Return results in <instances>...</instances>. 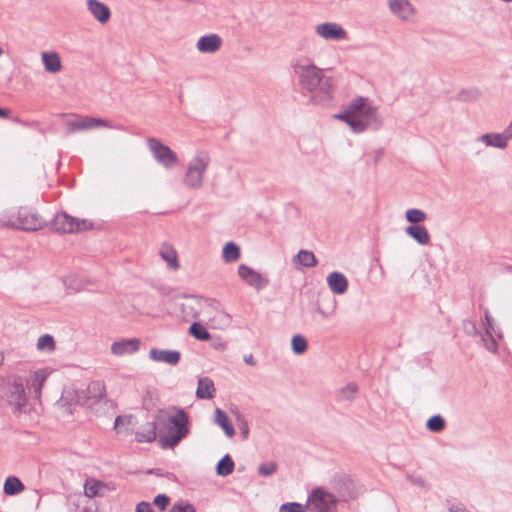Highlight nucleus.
I'll return each instance as SVG.
<instances>
[{
	"mask_svg": "<svg viewBox=\"0 0 512 512\" xmlns=\"http://www.w3.org/2000/svg\"><path fill=\"white\" fill-rule=\"evenodd\" d=\"M508 270L512 273V265L508 267Z\"/></svg>",
	"mask_w": 512,
	"mask_h": 512,
	"instance_id": "0e129e2a",
	"label": "nucleus"
},
{
	"mask_svg": "<svg viewBox=\"0 0 512 512\" xmlns=\"http://www.w3.org/2000/svg\"><path fill=\"white\" fill-rule=\"evenodd\" d=\"M36 349L39 352L52 353L56 349V341L50 334L41 335L37 339Z\"/></svg>",
	"mask_w": 512,
	"mask_h": 512,
	"instance_id": "c9c22d12",
	"label": "nucleus"
},
{
	"mask_svg": "<svg viewBox=\"0 0 512 512\" xmlns=\"http://www.w3.org/2000/svg\"><path fill=\"white\" fill-rule=\"evenodd\" d=\"M244 361L245 363H247L248 365H255V360H254V357L252 355H246L244 356Z\"/></svg>",
	"mask_w": 512,
	"mask_h": 512,
	"instance_id": "5fc2aeb1",
	"label": "nucleus"
},
{
	"mask_svg": "<svg viewBox=\"0 0 512 512\" xmlns=\"http://www.w3.org/2000/svg\"><path fill=\"white\" fill-rule=\"evenodd\" d=\"M214 421L223 429L227 437L231 438L234 436L235 430L230 424L227 414L220 408H216L214 411Z\"/></svg>",
	"mask_w": 512,
	"mask_h": 512,
	"instance_id": "2f4dec72",
	"label": "nucleus"
},
{
	"mask_svg": "<svg viewBox=\"0 0 512 512\" xmlns=\"http://www.w3.org/2000/svg\"><path fill=\"white\" fill-rule=\"evenodd\" d=\"M51 371L49 368H41L32 371L27 378L28 387L34 392L35 398L41 397V391L44 382L49 377Z\"/></svg>",
	"mask_w": 512,
	"mask_h": 512,
	"instance_id": "4be33fe9",
	"label": "nucleus"
},
{
	"mask_svg": "<svg viewBox=\"0 0 512 512\" xmlns=\"http://www.w3.org/2000/svg\"><path fill=\"white\" fill-rule=\"evenodd\" d=\"M135 424V418L132 415H121L116 417L114 429L118 434L127 436L132 433Z\"/></svg>",
	"mask_w": 512,
	"mask_h": 512,
	"instance_id": "cd10ccee",
	"label": "nucleus"
},
{
	"mask_svg": "<svg viewBox=\"0 0 512 512\" xmlns=\"http://www.w3.org/2000/svg\"><path fill=\"white\" fill-rule=\"evenodd\" d=\"M336 506V498L322 488H315L307 499V509L311 512H329Z\"/></svg>",
	"mask_w": 512,
	"mask_h": 512,
	"instance_id": "0eeeda50",
	"label": "nucleus"
},
{
	"mask_svg": "<svg viewBox=\"0 0 512 512\" xmlns=\"http://www.w3.org/2000/svg\"><path fill=\"white\" fill-rule=\"evenodd\" d=\"M334 118L345 122L352 132L360 134L366 130H379L383 121L378 106L369 98L358 96L351 100L344 110Z\"/></svg>",
	"mask_w": 512,
	"mask_h": 512,
	"instance_id": "f03ea898",
	"label": "nucleus"
},
{
	"mask_svg": "<svg viewBox=\"0 0 512 512\" xmlns=\"http://www.w3.org/2000/svg\"><path fill=\"white\" fill-rule=\"evenodd\" d=\"M18 208L11 207L0 210V227L18 229Z\"/></svg>",
	"mask_w": 512,
	"mask_h": 512,
	"instance_id": "bb28decb",
	"label": "nucleus"
},
{
	"mask_svg": "<svg viewBox=\"0 0 512 512\" xmlns=\"http://www.w3.org/2000/svg\"><path fill=\"white\" fill-rule=\"evenodd\" d=\"M24 489V484L15 476L7 477L3 486L4 493L9 496L18 495L22 493Z\"/></svg>",
	"mask_w": 512,
	"mask_h": 512,
	"instance_id": "f704fd0d",
	"label": "nucleus"
},
{
	"mask_svg": "<svg viewBox=\"0 0 512 512\" xmlns=\"http://www.w3.org/2000/svg\"><path fill=\"white\" fill-rule=\"evenodd\" d=\"M77 394L80 405L92 407L105 396V386L101 381H92L86 388L77 389Z\"/></svg>",
	"mask_w": 512,
	"mask_h": 512,
	"instance_id": "f8f14e48",
	"label": "nucleus"
},
{
	"mask_svg": "<svg viewBox=\"0 0 512 512\" xmlns=\"http://www.w3.org/2000/svg\"><path fill=\"white\" fill-rule=\"evenodd\" d=\"M405 218L409 223H411L413 225H418L419 223H421L427 219V215L424 211H422L420 209L411 208V209L406 210Z\"/></svg>",
	"mask_w": 512,
	"mask_h": 512,
	"instance_id": "58836bf2",
	"label": "nucleus"
},
{
	"mask_svg": "<svg viewBox=\"0 0 512 512\" xmlns=\"http://www.w3.org/2000/svg\"><path fill=\"white\" fill-rule=\"evenodd\" d=\"M216 470L217 474L220 476L230 475L234 470V462L232 461L231 457L229 455L222 457V459L217 464Z\"/></svg>",
	"mask_w": 512,
	"mask_h": 512,
	"instance_id": "4c0bfd02",
	"label": "nucleus"
},
{
	"mask_svg": "<svg viewBox=\"0 0 512 512\" xmlns=\"http://www.w3.org/2000/svg\"><path fill=\"white\" fill-rule=\"evenodd\" d=\"M388 7L391 13L401 21L414 22L416 10L409 0H389Z\"/></svg>",
	"mask_w": 512,
	"mask_h": 512,
	"instance_id": "f3484780",
	"label": "nucleus"
},
{
	"mask_svg": "<svg viewBox=\"0 0 512 512\" xmlns=\"http://www.w3.org/2000/svg\"><path fill=\"white\" fill-rule=\"evenodd\" d=\"M308 347L307 340L302 335H294L291 339V348L292 351L297 354L301 355L306 352Z\"/></svg>",
	"mask_w": 512,
	"mask_h": 512,
	"instance_id": "ea45409f",
	"label": "nucleus"
},
{
	"mask_svg": "<svg viewBox=\"0 0 512 512\" xmlns=\"http://www.w3.org/2000/svg\"><path fill=\"white\" fill-rule=\"evenodd\" d=\"M147 146L154 160L166 169H171L178 165V155L167 145L156 138H148Z\"/></svg>",
	"mask_w": 512,
	"mask_h": 512,
	"instance_id": "39448f33",
	"label": "nucleus"
},
{
	"mask_svg": "<svg viewBox=\"0 0 512 512\" xmlns=\"http://www.w3.org/2000/svg\"><path fill=\"white\" fill-rule=\"evenodd\" d=\"M135 512H154V510L152 509L150 503L142 501L137 504Z\"/></svg>",
	"mask_w": 512,
	"mask_h": 512,
	"instance_id": "3c124183",
	"label": "nucleus"
},
{
	"mask_svg": "<svg viewBox=\"0 0 512 512\" xmlns=\"http://www.w3.org/2000/svg\"><path fill=\"white\" fill-rule=\"evenodd\" d=\"M41 62L49 74H58L63 70L62 59L58 52L49 50L41 52Z\"/></svg>",
	"mask_w": 512,
	"mask_h": 512,
	"instance_id": "5701e85b",
	"label": "nucleus"
},
{
	"mask_svg": "<svg viewBox=\"0 0 512 512\" xmlns=\"http://www.w3.org/2000/svg\"><path fill=\"white\" fill-rule=\"evenodd\" d=\"M169 497L164 494H159L154 498V504L160 509L165 510L169 504Z\"/></svg>",
	"mask_w": 512,
	"mask_h": 512,
	"instance_id": "8fccbe9b",
	"label": "nucleus"
},
{
	"mask_svg": "<svg viewBox=\"0 0 512 512\" xmlns=\"http://www.w3.org/2000/svg\"><path fill=\"white\" fill-rule=\"evenodd\" d=\"M358 387L355 383H349L341 389V395L345 399H352L357 393Z\"/></svg>",
	"mask_w": 512,
	"mask_h": 512,
	"instance_id": "09e8293b",
	"label": "nucleus"
},
{
	"mask_svg": "<svg viewBox=\"0 0 512 512\" xmlns=\"http://www.w3.org/2000/svg\"><path fill=\"white\" fill-rule=\"evenodd\" d=\"M427 429L433 433L442 431L445 427V420L440 415H434L426 423Z\"/></svg>",
	"mask_w": 512,
	"mask_h": 512,
	"instance_id": "79ce46f5",
	"label": "nucleus"
},
{
	"mask_svg": "<svg viewBox=\"0 0 512 512\" xmlns=\"http://www.w3.org/2000/svg\"><path fill=\"white\" fill-rule=\"evenodd\" d=\"M52 226L61 233H76L91 229L93 223L88 219L75 218L62 212L54 217Z\"/></svg>",
	"mask_w": 512,
	"mask_h": 512,
	"instance_id": "423d86ee",
	"label": "nucleus"
},
{
	"mask_svg": "<svg viewBox=\"0 0 512 512\" xmlns=\"http://www.w3.org/2000/svg\"><path fill=\"white\" fill-rule=\"evenodd\" d=\"M293 71L302 89L312 93L311 100L316 104L332 98L333 79L325 76L323 70L308 57H300L293 63Z\"/></svg>",
	"mask_w": 512,
	"mask_h": 512,
	"instance_id": "f257e3e1",
	"label": "nucleus"
},
{
	"mask_svg": "<svg viewBox=\"0 0 512 512\" xmlns=\"http://www.w3.org/2000/svg\"><path fill=\"white\" fill-rule=\"evenodd\" d=\"M210 310H213V316L208 317V322L212 328L224 329L229 325L230 316L227 313L214 309L213 307Z\"/></svg>",
	"mask_w": 512,
	"mask_h": 512,
	"instance_id": "72a5a7b5",
	"label": "nucleus"
},
{
	"mask_svg": "<svg viewBox=\"0 0 512 512\" xmlns=\"http://www.w3.org/2000/svg\"><path fill=\"white\" fill-rule=\"evenodd\" d=\"M223 45V39L216 33L201 36L196 42V49L201 54H215Z\"/></svg>",
	"mask_w": 512,
	"mask_h": 512,
	"instance_id": "6ab92c4d",
	"label": "nucleus"
},
{
	"mask_svg": "<svg viewBox=\"0 0 512 512\" xmlns=\"http://www.w3.org/2000/svg\"><path fill=\"white\" fill-rule=\"evenodd\" d=\"M470 324H471V326H472V329H473L474 333H476V332H477L476 327H475L472 323H470Z\"/></svg>",
	"mask_w": 512,
	"mask_h": 512,
	"instance_id": "680f3d73",
	"label": "nucleus"
},
{
	"mask_svg": "<svg viewBox=\"0 0 512 512\" xmlns=\"http://www.w3.org/2000/svg\"><path fill=\"white\" fill-rule=\"evenodd\" d=\"M482 342L488 351H497V342L488 328H486L485 334L482 336Z\"/></svg>",
	"mask_w": 512,
	"mask_h": 512,
	"instance_id": "37998d69",
	"label": "nucleus"
},
{
	"mask_svg": "<svg viewBox=\"0 0 512 512\" xmlns=\"http://www.w3.org/2000/svg\"><path fill=\"white\" fill-rule=\"evenodd\" d=\"M4 362V354L3 352L0 351V366L3 364Z\"/></svg>",
	"mask_w": 512,
	"mask_h": 512,
	"instance_id": "052dcab7",
	"label": "nucleus"
},
{
	"mask_svg": "<svg viewBox=\"0 0 512 512\" xmlns=\"http://www.w3.org/2000/svg\"><path fill=\"white\" fill-rule=\"evenodd\" d=\"M69 133L87 131L96 128H114L110 121L91 116H74L66 121Z\"/></svg>",
	"mask_w": 512,
	"mask_h": 512,
	"instance_id": "6e6552de",
	"label": "nucleus"
},
{
	"mask_svg": "<svg viewBox=\"0 0 512 512\" xmlns=\"http://www.w3.org/2000/svg\"><path fill=\"white\" fill-rule=\"evenodd\" d=\"M211 158L206 150H197L188 159L181 183L187 190H200L203 188L206 173L209 169Z\"/></svg>",
	"mask_w": 512,
	"mask_h": 512,
	"instance_id": "7ed1b4c3",
	"label": "nucleus"
},
{
	"mask_svg": "<svg viewBox=\"0 0 512 512\" xmlns=\"http://www.w3.org/2000/svg\"><path fill=\"white\" fill-rule=\"evenodd\" d=\"M294 262L306 268L314 267L317 264L314 253L308 250H300L295 256Z\"/></svg>",
	"mask_w": 512,
	"mask_h": 512,
	"instance_id": "e433bc0d",
	"label": "nucleus"
},
{
	"mask_svg": "<svg viewBox=\"0 0 512 512\" xmlns=\"http://www.w3.org/2000/svg\"><path fill=\"white\" fill-rule=\"evenodd\" d=\"M382 155H383V153H382V151H381V150H378V151H376V152H375V158H376V159H378V158L382 157Z\"/></svg>",
	"mask_w": 512,
	"mask_h": 512,
	"instance_id": "bf43d9fd",
	"label": "nucleus"
},
{
	"mask_svg": "<svg viewBox=\"0 0 512 512\" xmlns=\"http://www.w3.org/2000/svg\"><path fill=\"white\" fill-rule=\"evenodd\" d=\"M18 229L22 231H37L44 225L43 219L36 213L27 208H18Z\"/></svg>",
	"mask_w": 512,
	"mask_h": 512,
	"instance_id": "dca6fc26",
	"label": "nucleus"
},
{
	"mask_svg": "<svg viewBox=\"0 0 512 512\" xmlns=\"http://www.w3.org/2000/svg\"><path fill=\"white\" fill-rule=\"evenodd\" d=\"M168 425L159 435L162 448H173L189 434L188 415L182 409H174L168 416Z\"/></svg>",
	"mask_w": 512,
	"mask_h": 512,
	"instance_id": "20e7f679",
	"label": "nucleus"
},
{
	"mask_svg": "<svg viewBox=\"0 0 512 512\" xmlns=\"http://www.w3.org/2000/svg\"><path fill=\"white\" fill-rule=\"evenodd\" d=\"M158 254L161 257V259L166 263L168 269L176 271L180 268L178 253L171 243H162L159 248Z\"/></svg>",
	"mask_w": 512,
	"mask_h": 512,
	"instance_id": "b1692460",
	"label": "nucleus"
},
{
	"mask_svg": "<svg viewBox=\"0 0 512 512\" xmlns=\"http://www.w3.org/2000/svg\"><path fill=\"white\" fill-rule=\"evenodd\" d=\"M279 512H305L303 505L299 503H286L280 506Z\"/></svg>",
	"mask_w": 512,
	"mask_h": 512,
	"instance_id": "de8ad7c7",
	"label": "nucleus"
},
{
	"mask_svg": "<svg viewBox=\"0 0 512 512\" xmlns=\"http://www.w3.org/2000/svg\"><path fill=\"white\" fill-rule=\"evenodd\" d=\"M238 276L243 282L255 290H262L269 283L268 278L246 264H240L238 266Z\"/></svg>",
	"mask_w": 512,
	"mask_h": 512,
	"instance_id": "4468645a",
	"label": "nucleus"
},
{
	"mask_svg": "<svg viewBox=\"0 0 512 512\" xmlns=\"http://www.w3.org/2000/svg\"><path fill=\"white\" fill-rule=\"evenodd\" d=\"M189 332L198 340L206 341L210 339V334L208 331L198 322H195L190 326Z\"/></svg>",
	"mask_w": 512,
	"mask_h": 512,
	"instance_id": "a19ab883",
	"label": "nucleus"
},
{
	"mask_svg": "<svg viewBox=\"0 0 512 512\" xmlns=\"http://www.w3.org/2000/svg\"><path fill=\"white\" fill-rule=\"evenodd\" d=\"M486 328H488L490 331L493 329L492 317L488 310L485 311L484 329L486 330Z\"/></svg>",
	"mask_w": 512,
	"mask_h": 512,
	"instance_id": "864d4df0",
	"label": "nucleus"
},
{
	"mask_svg": "<svg viewBox=\"0 0 512 512\" xmlns=\"http://www.w3.org/2000/svg\"><path fill=\"white\" fill-rule=\"evenodd\" d=\"M327 284L334 294H343L348 288L346 277L340 272H331L327 276Z\"/></svg>",
	"mask_w": 512,
	"mask_h": 512,
	"instance_id": "a878e982",
	"label": "nucleus"
},
{
	"mask_svg": "<svg viewBox=\"0 0 512 512\" xmlns=\"http://www.w3.org/2000/svg\"><path fill=\"white\" fill-rule=\"evenodd\" d=\"M10 115V111L8 109L0 108V118H6Z\"/></svg>",
	"mask_w": 512,
	"mask_h": 512,
	"instance_id": "4d7b16f0",
	"label": "nucleus"
},
{
	"mask_svg": "<svg viewBox=\"0 0 512 512\" xmlns=\"http://www.w3.org/2000/svg\"><path fill=\"white\" fill-rule=\"evenodd\" d=\"M170 512H196V510L192 504L179 501L173 504Z\"/></svg>",
	"mask_w": 512,
	"mask_h": 512,
	"instance_id": "a18cd8bd",
	"label": "nucleus"
},
{
	"mask_svg": "<svg viewBox=\"0 0 512 512\" xmlns=\"http://www.w3.org/2000/svg\"><path fill=\"white\" fill-rule=\"evenodd\" d=\"M80 512H98L97 509L93 508V507H84L80 510Z\"/></svg>",
	"mask_w": 512,
	"mask_h": 512,
	"instance_id": "13d9d810",
	"label": "nucleus"
},
{
	"mask_svg": "<svg viewBox=\"0 0 512 512\" xmlns=\"http://www.w3.org/2000/svg\"><path fill=\"white\" fill-rule=\"evenodd\" d=\"M149 359L156 363H165L170 366H175L179 363L181 354L177 350L151 348L149 350Z\"/></svg>",
	"mask_w": 512,
	"mask_h": 512,
	"instance_id": "412c9836",
	"label": "nucleus"
},
{
	"mask_svg": "<svg viewBox=\"0 0 512 512\" xmlns=\"http://www.w3.org/2000/svg\"><path fill=\"white\" fill-rule=\"evenodd\" d=\"M87 10L90 15L101 25H105L110 21V8L100 0H87Z\"/></svg>",
	"mask_w": 512,
	"mask_h": 512,
	"instance_id": "aec40b11",
	"label": "nucleus"
},
{
	"mask_svg": "<svg viewBox=\"0 0 512 512\" xmlns=\"http://www.w3.org/2000/svg\"><path fill=\"white\" fill-rule=\"evenodd\" d=\"M314 32L324 41H346L348 40V31L339 23L327 21L315 25Z\"/></svg>",
	"mask_w": 512,
	"mask_h": 512,
	"instance_id": "1a4fd4ad",
	"label": "nucleus"
},
{
	"mask_svg": "<svg viewBox=\"0 0 512 512\" xmlns=\"http://www.w3.org/2000/svg\"><path fill=\"white\" fill-rule=\"evenodd\" d=\"M195 394L198 399H212L216 394L213 380L207 376L200 377Z\"/></svg>",
	"mask_w": 512,
	"mask_h": 512,
	"instance_id": "393cba45",
	"label": "nucleus"
},
{
	"mask_svg": "<svg viewBox=\"0 0 512 512\" xmlns=\"http://www.w3.org/2000/svg\"><path fill=\"white\" fill-rule=\"evenodd\" d=\"M510 124H512V121L510 122Z\"/></svg>",
	"mask_w": 512,
	"mask_h": 512,
	"instance_id": "338daca9",
	"label": "nucleus"
},
{
	"mask_svg": "<svg viewBox=\"0 0 512 512\" xmlns=\"http://www.w3.org/2000/svg\"><path fill=\"white\" fill-rule=\"evenodd\" d=\"M106 491V486L103 482L94 478H88L84 484V494L89 497L103 496Z\"/></svg>",
	"mask_w": 512,
	"mask_h": 512,
	"instance_id": "7c9ffc66",
	"label": "nucleus"
},
{
	"mask_svg": "<svg viewBox=\"0 0 512 512\" xmlns=\"http://www.w3.org/2000/svg\"><path fill=\"white\" fill-rule=\"evenodd\" d=\"M480 96L481 92L476 88L462 90L459 94V97L462 101H475L480 98Z\"/></svg>",
	"mask_w": 512,
	"mask_h": 512,
	"instance_id": "c03bdc74",
	"label": "nucleus"
},
{
	"mask_svg": "<svg viewBox=\"0 0 512 512\" xmlns=\"http://www.w3.org/2000/svg\"><path fill=\"white\" fill-rule=\"evenodd\" d=\"M276 469L277 465L274 462H266L259 465L258 472L262 476L267 477L273 474L276 471Z\"/></svg>",
	"mask_w": 512,
	"mask_h": 512,
	"instance_id": "49530a36",
	"label": "nucleus"
},
{
	"mask_svg": "<svg viewBox=\"0 0 512 512\" xmlns=\"http://www.w3.org/2000/svg\"><path fill=\"white\" fill-rule=\"evenodd\" d=\"M405 232L419 245H427L430 242V234L426 227L422 225H410L405 229Z\"/></svg>",
	"mask_w": 512,
	"mask_h": 512,
	"instance_id": "c756f323",
	"label": "nucleus"
},
{
	"mask_svg": "<svg viewBox=\"0 0 512 512\" xmlns=\"http://www.w3.org/2000/svg\"><path fill=\"white\" fill-rule=\"evenodd\" d=\"M157 427L154 422H147L142 425L135 434L136 441L140 443L153 442L157 437Z\"/></svg>",
	"mask_w": 512,
	"mask_h": 512,
	"instance_id": "c85d7f7f",
	"label": "nucleus"
},
{
	"mask_svg": "<svg viewBox=\"0 0 512 512\" xmlns=\"http://www.w3.org/2000/svg\"><path fill=\"white\" fill-rule=\"evenodd\" d=\"M140 346V339L133 337L114 341L111 344L110 351L115 357H123L136 353L140 349Z\"/></svg>",
	"mask_w": 512,
	"mask_h": 512,
	"instance_id": "a211bd4d",
	"label": "nucleus"
},
{
	"mask_svg": "<svg viewBox=\"0 0 512 512\" xmlns=\"http://www.w3.org/2000/svg\"><path fill=\"white\" fill-rule=\"evenodd\" d=\"M512 139V124H509L502 133H485L475 139L487 147L506 149L509 141Z\"/></svg>",
	"mask_w": 512,
	"mask_h": 512,
	"instance_id": "ddd939ff",
	"label": "nucleus"
},
{
	"mask_svg": "<svg viewBox=\"0 0 512 512\" xmlns=\"http://www.w3.org/2000/svg\"><path fill=\"white\" fill-rule=\"evenodd\" d=\"M5 395L15 412H22L24 410L27 405V397L20 378L13 377L9 379Z\"/></svg>",
	"mask_w": 512,
	"mask_h": 512,
	"instance_id": "9d476101",
	"label": "nucleus"
},
{
	"mask_svg": "<svg viewBox=\"0 0 512 512\" xmlns=\"http://www.w3.org/2000/svg\"><path fill=\"white\" fill-rule=\"evenodd\" d=\"M3 54V50L2 48L0 47V56Z\"/></svg>",
	"mask_w": 512,
	"mask_h": 512,
	"instance_id": "69168bd1",
	"label": "nucleus"
},
{
	"mask_svg": "<svg viewBox=\"0 0 512 512\" xmlns=\"http://www.w3.org/2000/svg\"><path fill=\"white\" fill-rule=\"evenodd\" d=\"M240 429H241V433L246 438L247 434H248V426H247V423L245 421L242 422V425H241Z\"/></svg>",
	"mask_w": 512,
	"mask_h": 512,
	"instance_id": "6e6d98bb",
	"label": "nucleus"
},
{
	"mask_svg": "<svg viewBox=\"0 0 512 512\" xmlns=\"http://www.w3.org/2000/svg\"><path fill=\"white\" fill-rule=\"evenodd\" d=\"M220 348H221V349H224V348H225V345H224V344H220Z\"/></svg>",
	"mask_w": 512,
	"mask_h": 512,
	"instance_id": "e2e57ef3",
	"label": "nucleus"
},
{
	"mask_svg": "<svg viewBox=\"0 0 512 512\" xmlns=\"http://www.w3.org/2000/svg\"><path fill=\"white\" fill-rule=\"evenodd\" d=\"M211 308L212 306L207 300L194 296L185 298L181 303L182 317L187 321L199 318L202 315L208 316Z\"/></svg>",
	"mask_w": 512,
	"mask_h": 512,
	"instance_id": "9b49d317",
	"label": "nucleus"
},
{
	"mask_svg": "<svg viewBox=\"0 0 512 512\" xmlns=\"http://www.w3.org/2000/svg\"><path fill=\"white\" fill-rule=\"evenodd\" d=\"M58 413L63 418H69L73 415L78 402L77 389L66 388L63 390L60 399L57 401Z\"/></svg>",
	"mask_w": 512,
	"mask_h": 512,
	"instance_id": "2eb2a0df",
	"label": "nucleus"
},
{
	"mask_svg": "<svg viewBox=\"0 0 512 512\" xmlns=\"http://www.w3.org/2000/svg\"><path fill=\"white\" fill-rule=\"evenodd\" d=\"M241 257L240 247L234 242H227L222 248V259L225 263H234Z\"/></svg>",
	"mask_w": 512,
	"mask_h": 512,
	"instance_id": "473e14b6",
	"label": "nucleus"
},
{
	"mask_svg": "<svg viewBox=\"0 0 512 512\" xmlns=\"http://www.w3.org/2000/svg\"><path fill=\"white\" fill-rule=\"evenodd\" d=\"M408 480L411 482V484L419 487L425 486V480L419 476V475H410L408 476Z\"/></svg>",
	"mask_w": 512,
	"mask_h": 512,
	"instance_id": "603ef678",
	"label": "nucleus"
}]
</instances>
